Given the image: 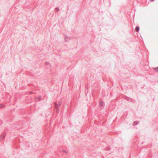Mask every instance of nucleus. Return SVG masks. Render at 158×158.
Masks as SVG:
<instances>
[{"instance_id": "f257e3e1", "label": "nucleus", "mask_w": 158, "mask_h": 158, "mask_svg": "<svg viewBox=\"0 0 158 158\" xmlns=\"http://www.w3.org/2000/svg\"><path fill=\"white\" fill-rule=\"evenodd\" d=\"M35 101H37L38 100H40L41 99V98L40 97H39L38 98H35Z\"/></svg>"}, {"instance_id": "f03ea898", "label": "nucleus", "mask_w": 158, "mask_h": 158, "mask_svg": "<svg viewBox=\"0 0 158 158\" xmlns=\"http://www.w3.org/2000/svg\"><path fill=\"white\" fill-rule=\"evenodd\" d=\"M55 105L56 106V107L57 108L60 105V103L58 105H57L56 103H55Z\"/></svg>"}, {"instance_id": "7ed1b4c3", "label": "nucleus", "mask_w": 158, "mask_h": 158, "mask_svg": "<svg viewBox=\"0 0 158 158\" xmlns=\"http://www.w3.org/2000/svg\"><path fill=\"white\" fill-rule=\"evenodd\" d=\"M139 27H136L135 29V30L136 31H138L139 30Z\"/></svg>"}, {"instance_id": "20e7f679", "label": "nucleus", "mask_w": 158, "mask_h": 158, "mask_svg": "<svg viewBox=\"0 0 158 158\" xmlns=\"http://www.w3.org/2000/svg\"><path fill=\"white\" fill-rule=\"evenodd\" d=\"M138 123L136 122H135L133 123V125H136Z\"/></svg>"}, {"instance_id": "39448f33", "label": "nucleus", "mask_w": 158, "mask_h": 158, "mask_svg": "<svg viewBox=\"0 0 158 158\" xmlns=\"http://www.w3.org/2000/svg\"><path fill=\"white\" fill-rule=\"evenodd\" d=\"M103 102H100V104L101 105H102V104H103Z\"/></svg>"}, {"instance_id": "423d86ee", "label": "nucleus", "mask_w": 158, "mask_h": 158, "mask_svg": "<svg viewBox=\"0 0 158 158\" xmlns=\"http://www.w3.org/2000/svg\"><path fill=\"white\" fill-rule=\"evenodd\" d=\"M56 10H57V11H58L59 10V9L58 8H56Z\"/></svg>"}, {"instance_id": "0eeeda50", "label": "nucleus", "mask_w": 158, "mask_h": 158, "mask_svg": "<svg viewBox=\"0 0 158 158\" xmlns=\"http://www.w3.org/2000/svg\"><path fill=\"white\" fill-rule=\"evenodd\" d=\"M156 70L157 71H158V68L156 69Z\"/></svg>"}]
</instances>
